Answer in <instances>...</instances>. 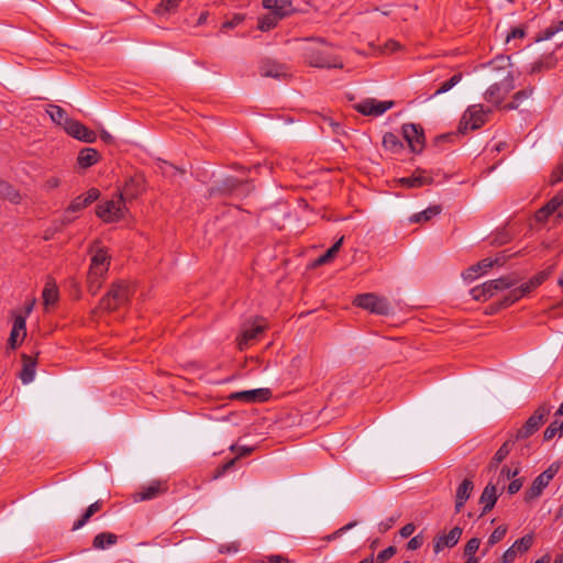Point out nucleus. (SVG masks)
<instances>
[{
    "mask_svg": "<svg viewBox=\"0 0 563 563\" xmlns=\"http://www.w3.org/2000/svg\"><path fill=\"white\" fill-rule=\"evenodd\" d=\"M519 473V470L518 468H515V470H511L510 467H508L507 465H504L499 471H498V474L496 476H493L490 478V481L488 482V484H493L494 487L496 489H504L505 488V485L506 483L517 476V474Z\"/></svg>",
    "mask_w": 563,
    "mask_h": 563,
    "instance_id": "a878e982",
    "label": "nucleus"
},
{
    "mask_svg": "<svg viewBox=\"0 0 563 563\" xmlns=\"http://www.w3.org/2000/svg\"><path fill=\"white\" fill-rule=\"evenodd\" d=\"M263 5L265 9L283 16L291 11L290 0H263Z\"/></svg>",
    "mask_w": 563,
    "mask_h": 563,
    "instance_id": "c85d7f7f",
    "label": "nucleus"
},
{
    "mask_svg": "<svg viewBox=\"0 0 563 563\" xmlns=\"http://www.w3.org/2000/svg\"><path fill=\"white\" fill-rule=\"evenodd\" d=\"M393 107L394 101H379L374 98H366L354 106L357 112L368 117H379Z\"/></svg>",
    "mask_w": 563,
    "mask_h": 563,
    "instance_id": "f8f14e48",
    "label": "nucleus"
},
{
    "mask_svg": "<svg viewBox=\"0 0 563 563\" xmlns=\"http://www.w3.org/2000/svg\"><path fill=\"white\" fill-rule=\"evenodd\" d=\"M507 533V527L506 526H499L497 527L492 534L488 538V544L494 545L497 542L501 541Z\"/></svg>",
    "mask_w": 563,
    "mask_h": 563,
    "instance_id": "49530a36",
    "label": "nucleus"
},
{
    "mask_svg": "<svg viewBox=\"0 0 563 563\" xmlns=\"http://www.w3.org/2000/svg\"><path fill=\"white\" fill-rule=\"evenodd\" d=\"M70 212H71V211H67V210L64 212L63 217H62V218H60V220H59V224H56L57 227H59V229H60L62 227H64V225L69 224L70 222H73L74 218H71V217L69 216V213H70Z\"/></svg>",
    "mask_w": 563,
    "mask_h": 563,
    "instance_id": "338daca9",
    "label": "nucleus"
},
{
    "mask_svg": "<svg viewBox=\"0 0 563 563\" xmlns=\"http://www.w3.org/2000/svg\"><path fill=\"white\" fill-rule=\"evenodd\" d=\"M118 542V536L111 532L98 533L92 541V547L96 550H104L108 547L114 545Z\"/></svg>",
    "mask_w": 563,
    "mask_h": 563,
    "instance_id": "7c9ffc66",
    "label": "nucleus"
},
{
    "mask_svg": "<svg viewBox=\"0 0 563 563\" xmlns=\"http://www.w3.org/2000/svg\"><path fill=\"white\" fill-rule=\"evenodd\" d=\"M398 518H399V515H397L395 517H389V518L380 521L378 525V531L380 533L387 532L395 525V522Z\"/></svg>",
    "mask_w": 563,
    "mask_h": 563,
    "instance_id": "5fc2aeb1",
    "label": "nucleus"
},
{
    "mask_svg": "<svg viewBox=\"0 0 563 563\" xmlns=\"http://www.w3.org/2000/svg\"><path fill=\"white\" fill-rule=\"evenodd\" d=\"M230 450L238 453V459L241 456H245L252 452L251 448L247 446H236L235 444H232L230 446Z\"/></svg>",
    "mask_w": 563,
    "mask_h": 563,
    "instance_id": "052dcab7",
    "label": "nucleus"
},
{
    "mask_svg": "<svg viewBox=\"0 0 563 563\" xmlns=\"http://www.w3.org/2000/svg\"><path fill=\"white\" fill-rule=\"evenodd\" d=\"M353 303L368 313L387 316L390 313V305L385 297L374 292H366L355 297Z\"/></svg>",
    "mask_w": 563,
    "mask_h": 563,
    "instance_id": "423d86ee",
    "label": "nucleus"
},
{
    "mask_svg": "<svg viewBox=\"0 0 563 563\" xmlns=\"http://www.w3.org/2000/svg\"><path fill=\"white\" fill-rule=\"evenodd\" d=\"M99 159V153L91 147H87L80 151L77 162L80 167L87 168L96 164Z\"/></svg>",
    "mask_w": 563,
    "mask_h": 563,
    "instance_id": "2f4dec72",
    "label": "nucleus"
},
{
    "mask_svg": "<svg viewBox=\"0 0 563 563\" xmlns=\"http://www.w3.org/2000/svg\"><path fill=\"white\" fill-rule=\"evenodd\" d=\"M143 190V179L141 176L130 177L120 191V198L125 200L135 199Z\"/></svg>",
    "mask_w": 563,
    "mask_h": 563,
    "instance_id": "aec40b11",
    "label": "nucleus"
},
{
    "mask_svg": "<svg viewBox=\"0 0 563 563\" xmlns=\"http://www.w3.org/2000/svg\"><path fill=\"white\" fill-rule=\"evenodd\" d=\"M396 554V548L390 545L385 550L380 551L376 556L377 563H385Z\"/></svg>",
    "mask_w": 563,
    "mask_h": 563,
    "instance_id": "3c124183",
    "label": "nucleus"
},
{
    "mask_svg": "<svg viewBox=\"0 0 563 563\" xmlns=\"http://www.w3.org/2000/svg\"><path fill=\"white\" fill-rule=\"evenodd\" d=\"M514 282L508 277H500L494 280H488L479 286H476L470 290L472 298L476 301H486L499 291H503L510 286Z\"/></svg>",
    "mask_w": 563,
    "mask_h": 563,
    "instance_id": "0eeeda50",
    "label": "nucleus"
},
{
    "mask_svg": "<svg viewBox=\"0 0 563 563\" xmlns=\"http://www.w3.org/2000/svg\"><path fill=\"white\" fill-rule=\"evenodd\" d=\"M306 59L312 67L319 68H342L343 63L332 53V48L323 43L319 42L318 46H313L307 49Z\"/></svg>",
    "mask_w": 563,
    "mask_h": 563,
    "instance_id": "39448f33",
    "label": "nucleus"
},
{
    "mask_svg": "<svg viewBox=\"0 0 563 563\" xmlns=\"http://www.w3.org/2000/svg\"><path fill=\"white\" fill-rule=\"evenodd\" d=\"M532 92H533V89L532 88H526V89H522L518 92L515 93L514 98L519 101V103L521 104V102L523 100H527L528 98H530L532 96Z\"/></svg>",
    "mask_w": 563,
    "mask_h": 563,
    "instance_id": "13d9d810",
    "label": "nucleus"
},
{
    "mask_svg": "<svg viewBox=\"0 0 563 563\" xmlns=\"http://www.w3.org/2000/svg\"><path fill=\"white\" fill-rule=\"evenodd\" d=\"M343 240L344 236H341L323 255L313 262V266H321L332 261L341 249Z\"/></svg>",
    "mask_w": 563,
    "mask_h": 563,
    "instance_id": "e433bc0d",
    "label": "nucleus"
},
{
    "mask_svg": "<svg viewBox=\"0 0 563 563\" xmlns=\"http://www.w3.org/2000/svg\"><path fill=\"white\" fill-rule=\"evenodd\" d=\"M505 262V258L501 256H497L495 258L487 257L478 263L470 266L467 269H465L462 273V277L466 282H473L476 278H478L481 275H484L488 272L489 268L494 267L495 265H503Z\"/></svg>",
    "mask_w": 563,
    "mask_h": 563,
    "instance_id": "4468645a",
    "label": "nucleus"
},
{
    "mask_svg": "<svg viewBox=\"0 0 563 563\" xmlns=\"http://www.w3.org/2000/svg\"><path fill=\"white\" fill-rule=\"evenodd\" d=\"M497 490L493 484H487L479 497V504L483 505V514H486L488 511H490L497 499H498V494H497Z\"/></svg>",
    "mask_w": 563,
    "mask_h": 563,
    "instance_id": "bb28decb",
    "label": "nucleus"
},
{
    "mask_svg": "<svg viewBox=\"0 0 563 563\" xmlns=\"http://www.w3.org/2000/svg\"><path fill=\"white\" fill-rule=\"evenodd\" d=\"M521 487H522V481L520 478H516L510 482V484L507 487V492L509 495H514L517 492H519Z\"/></svg>",
    "mask_w": 563,
    "mask_h": 563,
    "instance_id": "bf43d9fd",
    "label": "nucleus"
},
{
    "mask_svg": "<svg viewBox=\"0 0 563 563\" xmlns=\"http://www.w3.org/2000/svg\"><path fill=\"white\" fill-rule=\"evenodd\" d=\"M102 508V501L101 500H97L95 503H92L87 509L86 511L84 512V515L81 516L80 519H78L74 526H73V530H78L80 528H82L87 521L96 514L98 512L100 509Z\"/></svg>",
    "mask_w": 563,
    "mask_h": 563,
    "instance_id": "4c0bfd02",
    "label": "nucleus"
},
{
    "mask_svg": "<svg viewBox=\"0 0 563 563\" xmlns=\"http://www.w3.org/2000/svg\"><path fill=\"white\" fill-rule=\"evenodd\" d=\"M402 136L415 153H420L424 147L423 130L415 123H406L401 128Z\"/></svg>",
    "mask_w": 563,
    "mask_h": 563,
    "instance_id": "2eb2a0df",
    "label": "nucleus"
},
{
    "mask_svg": "<svg viewBox=\"0 0 563 563\" xmlns=\"http://www.w3.org/2000/svg\"><path fill=\"white\" fill-rule=\"evenodd\" d=\"M550 413V407L548 405H541L538 409L529 417L526 423L517 430L515 441L527 439L532 435L543 424L545 418Z\"/></svg>",
    "mask_w": 563,
    "mask_h": 563,
    "instance_id": "1a4fd4ad",
    "label": "nucleus"
},
{
    "mask_svg": "<svg viewBox=\"0 0 563 563\" xmlns=\"http://www.w3.org/2000/svg\"><path fill=\"white\" fill-rule=\"evenodd\" d=\"M415 529L416 527L413 523H407L400 529L399 534L401 538H408L415 532Z\"/></svg>",
    "mask_w": 563,
    "mask_h": 563,
    "instance_id": "e2e57ef3",
    "label": "nucleus"
},
{
    "mask_svg": "<svg viewBox=\"0 0 563 563\" xmlns=\"http://www.w3.org/2000/svg\"><path fill=\"white\" fill-rule=\"evenodd\" d=\"M553 212L550 211V209H547V206H544V207H542L541 209L538 210V212L536 214L537 221H539V222L544 221Z\"/></svg>",
    "mask_w": 563,
    "mask_h": 563,
    "instance_id": "0e129e2a",
    "label": "nucleus"
},
{
    "mask_svg": "<svg viewBox=\"0 0 563 563\" xmlns=\"http://www.w3.org/2000/svg\"><path fill=\"white\" fill-rule=\"evenodd\" d=\"M515 440L506 441L495 453L494 457L492 459L488 471H497L499 464L506 459V456L510 452V443H512Z\"/></svg>",
    "mask_w": 563,
    "mask_h": 563,
    "instance_id": "72a5a7b5",
    "label": "nucleus"
},
{
    "mask_svg": "<svg viewBox=\"0 0 563 563\" xmlns=\"http://www.w3.org/2000/svg\"><path fill=\"white\" fill-rule=\"evenodd\" d=\"M266 325L258 322L245 323L241 330V334L238 338V346L242 351L249 346L253 341L260 339L265 331Z\"/></svg>",
    "mask_w": 563,
    "mask_h": 563,
    "instance_id": "f3484780",
    "label": "nucleus"
},
{
    "mask_svg": "<svg viewBox=\"0 0 563 563\" xmlns=\"http://www.w3.org/2000/svg\"><path fill=\"white\" fill-rule=\"evenodd\" d=\"M59 186V179L57 177H51L45 183L46 189H55Z\"/></svg>",
    "mask_w": 563,
    "mask_h": 563,
    "instance_id": "774afa93",
    "label": "nucleus"
},
{
    "mask_svg": "<svg viewBox=\"0 0 563 563\" xmlns=\"http://www.w3.org/2000/svg\"><path fill=\"white\" fill-rule=\"evenodd\" d=\"M383 146L391 153H399L402 148V143L396 134L387 132L383 136Z\"/></svg>",
    "mask_w": 563,
    "mask_h": 563,
    "instance_id": "58836bf2",
    "label": "nucleus"
},
{
    "mask_svg": "<svg viewBox=\"0 0 563 563\" xmlns=\"http://www.w3.org/2000/svg\"><path fill=\"white\" fill-rule=\"evenodd\" d=\"M76 139L86 142V143H93L97 140V135L93 131L89 130L86 125H82L78 134L76 135Z\"/></svg>",
    "mask_w": 563,
    "mask_h": 563,
    "instance_id": "a18cd8bd",
    "label": "nucleus"
},
{
    "mask_svg": "<svg viewBox=\"0 0 563 563\" xmlns=\"http://www.w3.org/2000/svg\"><path fill=\"white\" fill-rule=\"evenodd\" d=\"M283 18H284L283 15H279V14L271 11L268 14H266L260 19L258 27L262 31H268V30L275 27L276 24L278 23V21Z\"/></svg>",
    "mask_w": 563,
    "mask_h": 563,
    "instance_id": "a19ab883",
    "label": "nucleus"
},
{
    "mask_svg": "<svg viewBox=\"0 0 563 563\" xmlns=\"http://www.w3.org/2000/svg\"><path fill=\"white\" fill-rule=\"evenodd\" d=\"M554 417L555 419L550 423L543 433L545 441L552 440L556 434L560 437L563 435V419L560 420V417H556L555 415Z\"/></svg>",
    "mask_w": 563,
    "mask_h": 563,
    "instance_id": "ea45409f",
    "label": "nucleus"
},
{
    "mask_svg": "<svg viewBox=\"0 0 563 563\" xmlns=\"http://www.w3.org/2000/svg\"><path fill=\"white\" fill-rule=\"evenodd\" d=\"M0 197L15 205L22 201V196L20 195V192L16 189H14L10 184L3 180H0Z\"/></svg>",
    "mask_w": 563,
    "mask_h": 563,
    "instance_id": "c9c22d12",
    "label": "nucleus"
},
{
    "mask_svg": "<svg viewBox=\"0 0 563 563\" xmlns=\"http://www.w3.org/2000/svg\"><path fill=\"white\" fill-rule=\"evenodd\" d=\"M179 2L180 0H162L155 9V12L161 15L174 12L179 5Z\"/></svg>",
    "mask_w": 563,
    "mask_h": 563,
    "instance_id": "37998d69",
    "label": "nucleus"
},
{
    "mask_svg": "<svg viewBox=\"0 0 563 563\" xmlns=\"http://www.w3.org/2000/svg\"><path fill=\"white\" fill-rule=\"evenodd\" d=\"M82 125L84 124L79 121L70 119L68 122H66L64 130L67 132V134L76 139V135L78 134Z\"/></svg>",
    "mask_w": 563,
    "mask_h": 563,
    "instance_id": "8fccbe9b",
    "label": "nucleus"
},
{
    "mask_svg": "<svg viewBox=\"0 0 563 563\" xmlns=\"http://www.w3.org/2000/svg\"><path fill=\"white\" fill-rule=\"evenodd\" d=\"M545 206L553 213L556 212L559 218H563V196H554Z\"/></svg>",
    "mask_w": 563,
    "mask_h": 563,
    "instance_id": "c03bdc74",
    "label": "nucleus"
},
{
    "mask_svg": "<svg viewBox=\"0 0 563 563\" xmlns=\"http://www.w3.org/2000/svg\"><path fill=\"white\" fill-rule=\"evenodd\" d=\"M474 489L473 481L465 478L457 487L455 494V512H461Z\"/></svg>",
    "mask_w": 563,
    "mask_h": 563,
    "instance_id": "4be33fe9",
    "label": "nucleus"
},
{
    "mask_svg": "<svg viewBox=\"0 0 563 563\" xmlns=\"http://www.w3.org/2000/svg\"><path fill=\"white\" fill-rule=\"evenodd\" d=\"M46 112L54 123L62 125L63 128H65L66 122L70 120L66 111L56 104H48Z\"/></svg>",
    "mask_w": 563,
    "mask_h": 563,
    "instance_id": "473e14b6",
    "label": "nucleus"
},
{
    "mask_svg": "<svg viewBox=\"0 0 563 563\" xmlns=\"http://www.w3.org/2000/svg\"><path fill=\"white\" fill-rule=\"evenodd\" d=\"M481 545V540L478 538H472L467 541L464 548V555L465 556H474L475 553L478 551Z\"/></svg>",
    "mask_w": 563,
    "mask_h": 563,
    "instance_id": "de8ad7c7",
    "label": "nucleus"
},
{
    "mask_svg": "<svg viewBox=\"0 0 563 563\" xmlns=\"http://www.w3.org/2000/svg\"><path fill=\"white\" fill-rule=\"evenodd\" d=\"M99 195H100V192L98 189H96V188L89 189L85 196L76 197L68 206L67 211L77 212V211L85 209L86 207L91 205L93 201H96L99 198Z\"/></svg>",
    "mask_w": 563,
    "mask_h": 563,
    "instance_id": "5701e85b",
    "label": "nucleus"
},
{
    "mask_svg": "<svg viewBox=\"0 0 563 563\" xmlns=\"http://www.w3.org/2000/svg\"><path fill=\"white\" fill-rule=\"evenodd\" d=\"M510 66L509 56L504 55H499L487 65H484L486 79L492 81L485 91V100L487 102L500 106L506 96L515 88Z\"/></svg>",
    "mask_w": 563,
    "mask_h": 563,
    "instance_id": "f257e3e1",
    "label": "nucleus"
},
{
    "mask_svg": "<svg viewBox=\"0 0 563 563\" xmlns=\"http://www.w3.org/2000/svg\"><path fill=\"white\" fill-rule=\"evenodd\" d=\"M36 305V299L35 298H29L25 300V302L23 303L22 306V311H20L19 313L14 314L13 317H23V314L25 316H29L33 312V309Z\"/></svg>",
    "mask_w": 563,
    "mask_h": 563,
    "instance_id": "603ef678",
    "label": "nucleus"
},
{
    "mask_svg": "<svg viewBox=\"0 0 563 563\" xmlns=\"http://www.w3.org/2000/svg\"><path fill=\"white\" fill-rule=\"evenodd\" d=\"M167 488L166 482L154 481L135 492L132 495V499L134 503L152 500L166 493Z\"/></svg>",
    "mask_w": 563,
    "mask_h": 563,
    "instance_id": "dca6fc26",
    "label": "nucleus"
},
{
    "mask_svg": "<svg viewBox=\"0 0 563 563\" xmlns=\"http://www.w3.org/2000/svg\"><path fill=\"white\" fill-rule=\"evenodd\" d=\"M26 336V325L25 319H15L10 336H9V347L11 350H15L25 339Z\"/></svg>",
    "mask_w": 563,
    "mask_h": 563,
    "instance_id": "b1692460",
    "label": "nucleus"
},
{
    "mask_svg": "<svg viewBox=\"0 0 563 563\" xmlns=\"http://www.w3.org/2000/svg\"><path fill=\"white\" fill-rule=\"evenodd\" d=\"M431 180V177H429L424 170L418 169L411 176L400 178L399 183L407 188H419L430 184Z\"/></svg>",
    "mask_w": 563,
    "mask_h": 563,
    "instance_id": "393cba45",
    "label": "nucleus"
},
{
    "mask_svg": "<svg viewBox=\"0 0 563 563\" xmlns=\"http://www.w3.org/2000/svg\"><path fill=\"white\" fill-rule=\"evenodd\" d=\"M563 178V163L552 173V183H558Z\"/></svg>",
    "mask_w": 563,
    "mask_h": 563,
    "instance_id": "69168bd1",
    "label": "nucleus"
},
{
    "mask_svg": "<svg viewBox=\"0 0 563 563\" xmlns=\"http://www.w3.org/2000/svg\"><path fill=\"white\" fill-rule=\"evenodd\" d=\"M239 550H240V543L238 541L221 544L219 548L220 553H228V554L236 553Z\"/></svg>",
    "mask_w": 563,
    "mask_h": 563,
    "instance_id": "864d4df0",
    "label": "nucleus"
},
{
    "mask_svg": "<svg viewBox=\"0 0 563 563\" xmlns=\"http://www.w3.org/2000/svg\"><path fill=\"white\" fill-rule=\"evenodd\" d=\"M462 532V528L454 527L448 533L437 536L433 540L434 553L438 554L445 548L454 547L461 539Z\"/></svg>",
    "mask_w": 563,
    "mask_h": 563,
    "instance_id": "6ab92c4d",
    "label": "nucleus"
},
{
    "mask_svg": "<svg viewBox=\"0 0 563 563\" xmlns=\"http://www.w3.org/2000/svg\"><path fill=\"white\" fill-rule=\"evenodd\" d=\"M462 79V74L453 75L449 80L441 84V86L434 91L432 97H437L439 95L445 93L451 90L454 86H456Z\"/></svg>",
    "mask_w": 563,
    "mask_h": 563,
    "instance_id": "79ce46f5",
    "label": "nucleus"
},
{
    "mask_svg": "<svg viewBox=\"0 0 563 563\" xmlns=\"http://www.w3.org/2000/svg\"><path fill=\"white\" fill-rule=\"evenodd\" d=\"M90 266L87 276V285L89 291L95 295L100 289L110 267V256L107 250L95 242L90 249Z\"/></svg>",
    "mask_w": 563,
    "mask_h": 563,
    "instance_id": "f03ea898",
    "label": "nucleus"
},
{
    "mask_svg": "<svg viewBox=\"0 0 563 563\" xmlns=\"http://www.w3.org/2000/svg\"><path fill=\"white\" fill-rule=\"evenodd\" d=\"M533 543L532 534H526L522 538L515 541V543L505 551L501 558V563H511L515 561L518 554L527 552Z\"/></svg>",
    "mask_w": 563,
    "mask_h": 563,
    "instance_id": "a211bd4d",
    "label": "nucleus"
},
{
    "mask_svg": "<svg viewBox=\"0 0 563 563\" xmlns=\"http://www.w3.org/2000/svg\"><path fill=\"white\" fill-rule=\"evenodd\" d=\"M22 361L23 367L20 372L19 377L22 380V383L26 385L32 383L35 378L36 361L26 354L22 355Z\"/></svg>",
    "mask_w": 563,
    "mask_h": 563,
    "instance_id": "cd10ccee",
    "label": "nucleus"
},
{
    "mask_svg": "<svg viewBox=\"0 0 563 563\" xmlns=\"http://www.w3.org/2000/svg\"><path fill=\"white\" fill-rule=\"evenodd\" d=\"M238 457H234L232 460H230L229 462H227L225 464H223L222 466H220L217 472L214 473V475L212 476L213 479H218L219 477H221L224 473H227L231 467H233V465L235 464Z\"/></svg>",
    "mask_w": 563,
    "mask_h": 563,
    "instance_id": "6e6d98bb",
    "label": "nucleus"
},
{
    "mask_svg": "<svg viewBox=\"0 0 563 563\" xmlns=\"http://www.w3.org/2000/svg\"><path fill=\"white\" fill-rule=\"evenodd\" d=\"M441 211H442L441 206H439V205L430 206L426 210L412 214L409 220L412 223L429 221L432 218H434L435 216L440 214Z\"/></svg>",
    "mask_w": 563,
    "mask_h": 563,
    "instance_id": "f704fd0d",
    "label": "nucleus"
},
{
    "mask_svg": "<svg viewBox=\"0 0 563 563\" xmlns=\"http://www.w3.org/2000/svg\"><path fill=\"white\" fill-rule=\"evenodd\" d=\"M267 563H289V560L286 556L279 554H272L266 556Z\"/></svg>",
    "mask_w": 563,
    "mask_h": 563,
    "instance_id": "680f3d73",
    "label": "nucleus"
},
{
    "mask_svg": "<svg viewBox=\"0 0 563 563\" xmlns=\"http://www.w3.org/2000/svg\"><path fill=\"white\" fill-rule=\"evenodd\" d=\"M271 391L267 388H257L251 390H243L232 394V399L242 400L245 402L265 401L269 398Z\"/></svg>",
    "mask_w": 563,
    "mask_h": 563,
    "instance_id": "412c9836",
    "label": "nucleus"
},
{
    "mask_svg": "<svg viewBox=\"0 0 563 563\" xmlns=\"http://www.w3.org/2000/svg\"><path fill=\"white\" fill-rule=\"evenodd\" d=\"M135 285L129 280L113 283L108 292L102 297L99 308L102 312H112L123 306L134 294Z\"/></svg>",
    "mask_w": 563,
    "mask_h": 563,
    "instance_id": "7ed1b4c3",
    "label": "nucleus"
},
{
    "mask_svg": "<svg viewBox=\"0 0 563 563\" xmlns=\"http://www.w3.org/2000/svg\"><path fill=\"white\" fill-rule=\"evenodd\" d=\"M489 112L482 104L470 106L460 121L459 130L465 132L479 129L486 122Z\"/></svg>",
    "mask_w": 563,
    "mask_h": 563,
    "instance_id": "6e6552de",
    "label": "nucleus"
},
{
    "mask_svg": "<svg viewBox=\"0 0 563 563\" xmlns=\"http://www.w3.org/2000/svg\"><path fill=\"white\" fill-rule=\"evenodd\" d=\"M59 301V290L56 280L47 276L42 290V301L40 303V312L49 314L54 312L56 305Z\"/></svg>",
    "mask_w": 563,
    "mask_h": 563,
    "instance_id": "9d476101",
    "label": "nucleus"
},
{
    "mask_svg": "<svg viewBox=\"0 0 563 563\" xmlns=\"http://www.w3.org/2000/svg\"><path fill=\"white\" fill-rule=\"evenodd\" d=\"M261 74L264 77L280 79L286 76V68L273 62H265L261 66Z\"/></svg>",
    "mask_w": 563,
    "mask_h": 563,
    "instance_id": "c756f323",
    "label": "nucleus"
},
{
    "mask_svg": "<svg viewBox=\"0 0 563 563\" xmlns=\"http://www.w3.org/2000/svg\"><path fill=\"white\" fill-rule=\"evenodd\" d=\"M97 216L104 222H114L124 216V201L119 198L118 200H109L97 208Z\"/></svg>",
    "mask_w": 563,
    "mask_h": 563,
    "instance_id": "ddd939ff",
    "label": "nucleus"
},
{
    "mask_svg": "<svg viewBox=\"0 0 563 563\" xmlns=\"http://www.w3.org/2000/svg\"><path fill=\"white\" fill-rule=\"evenodd\" d=\"M549 276L548 272H541L533 276L529 282L521 285L519 288L509 291L501 300L489 306L486 313H497L501 308L507 307L516 302L518 299L530 292L538 286H540Z\"/></svg>",
    "mask_w": 563,
    "mask_h": 563,
    "instance_id": "20e7f679",
    "label": "nucleus"
},
{
    "mask_svg": "<svg viewBox=\"0 0 563 563\" xmlns=\"http://www.w3.org/2000/svg\"><path fill=\"white\" fill-rule=\"evenodd\" d=\"M526 36V30L523 26H516L511 29L506 35V43L510 44L515 40L523 38Z\"/></svg>",
    "mask_w": 563,
    "mask_h": 563,
    "instance_id": "09e8293b",
    "label": "nucleus"
},
{
    "mask_svg": "<svg viewBox=\"0 0 563 563\" xmlns=\"http://www.w3.org/2000/svg\"><path fill=\"white\" fill-rule=\"evenodd\" d=\"M559 471V466L555 464H551L544 472H542L539 476L536 477L530 488L526 492V500H532L538 498L543 489L549 485V483L553 479L555 474Z\"/></svg>",
    "mask_w": 563,
    "mask_h": 563,
    "instance_id": "9b49d317",
    "label": "nucleus"
},
{
    "mask_svg": "<svg viewBox=\"0 0 563 563\" xmlns=\"http://www.w3.org/2000/svg\"><path fill=\"white\" fill-rule=\"evenodd\" d=\"M423 542H424V539H423L422 534H417L408 541L407 549L415 551V550L419 549L423 544Z\"/></svg>",
    "mask_w": 563,
    "mask_h": 563,
    "instance_id": "4d7b16f0",
    "label": "nucleus"
}]
</instances>
